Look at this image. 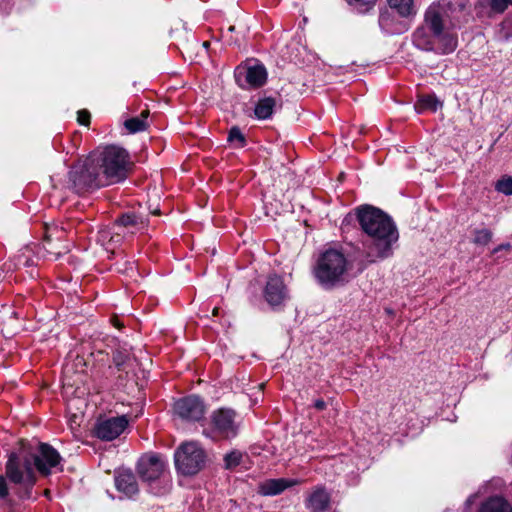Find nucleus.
<instances>
[{"instance_id": "obj_13", "label": "nucleus", "mask_w": 512, "mask_h": 512, "mask_svg": "<svg viewBox=\"0 0 512 512\" xmlns=\"http://www.w3.org/2000/svg\"><path fill=\"white\" fill-rule=\"evenodd\" d=\"M264 298L272 307L280 306L288 298V291L281 277L273 275L268 278Z\"/></svg>"}, {"instance_id": "obj_38", "label": "nucleus", "mask_w": 512, "mask_h": 512, "mask_svg": "<svg viewBox=\"0 0 512 512\" xmlns=\"http://www.w3.org/2000/svg\"><path fill=\"white\" fill-rule=\"evenodd\" d=\"M64 387V391H63V395L65 397H68L71 393H73L74 391H70V390H73L74 386L73 385H70V386H63Z\"/></svg>"}, {"instance_id": "obj_34", "label": "nucleus", "mask_w": 512, "mask_h": 512, "mask_svg": "<svg viewBox=\"0 0 512 512\" xmlns=\"http://www.w3.org/2000/svg\"><path fill=\"white\" fill-rule=\"evenodd\" d=\"M8 495L6 480L0 475V498L3 499Z\"/></svg>"}, {"instance_id": "obj_33", "label": "nucleus", "mask_w": 512, "mask_h": 512, "mask_svg": "<svg viewBox=\"0 0 512 512\" xmlns=\"http://www.w3.org/2000/svg\"><path fill=\"white\" fill-rule=\"evenodd\" d=\"M77 121L81 125H88L90 123V113L87 110L78 111Z\"/></svg>"}, {"instance_id": "obj_26", "label": "nucleus", "mask_w": 512, "mask_h": 512, "mask_svg": "<svg viewBox=\"0 0 512 512\" xmlns=\"http://www.w3.org/2000/svg\"><path fill=\"white\" fill-rule=\"evenodd\" d=\"M493 238V232L487 228H477L472 231V243L477 246H487Z\"/></svg>"}, {"instance_id": "obj_24", "label": "nucleus", "mask_w": 512, "mask_h": 512, "mask_svg": "<svg viewBox=\"0 0 512 512\" xmlns=\"http://www.w3.org/2000/svg\"><path fill=\"white\" fill-rule=\"evenodd\" d=\"M149 115L148 110H144L141 112L140 117H134L125 121V127L131 132L136 133L143 131L147 128L146 119Z\"/></svg>"}, {"instance_id": "obj_35", "label": "nucleus", "mask_w": 512, "mask_h": 512, "mask_svg": "<svg viewBox=\"0 0 512 512\" xmlns=\"http://www.w3.org/2000/svg\"><path fill=\"white\" fill-rule=\"evenodd\" d=\"M352 1L357 5L366 6V7H369L376 2V0H352Z\"/></svg>"}, {"instance_id": "obj_6", "label": "nucleus", "mask_w": 512, "mask_h": 512, "mask_svg": "<svg viewBox=\"0 0 512 512\" xmlns=\"http://www.w3.org/2000/svg\"><path fill=\"white\" fill-rule=\"evenodd\" d=\"M69 177L72 187L77 193L106 185L92 156L86 159L84 163L74 166Z\"/></svg>"}, {"instance_id": "obj_9", "label": "nucleus", "mask_w": 512, "mask_h": 512, "mask_svg": "<svg viewBox=\"0 0 512 512\" xmlns=\"http://www.w3.org/2000/svg\"><path fill=\"white\" fill-rule=\"evenodd\" d=\"M129 420L125 415L99 419L95 427L98 438L106 441L117 438L128 426Z\"/></svg>"}, {"instance_id": "obj_37", "label": "nucleus", "mask_w": 512, "mask_h": 512, "mask_svg": "<svg viewBox=\"0 0 512 512\" xmlns=\"http://www.w3.org/2000/svg\"><path fill=\"white\" fill-rule=\"evenodd\" d=\"M314 406L318 410H323L326 407V404L323 400H317V401H315Z\"/></svg>"}, {"instance_id": "obj_19", "label": "nucleus", "mask_w": 512, "mask_h": 512, "mask_svg": "<svg viewBox=\"0 0 512 512\" xmlns=\"http://www.w3.org/2000/svg\"><path fill=\"white\" fill-rule=\"evenodd\" d=\"M86 371V360L83 356L76 355L68 360L63 367V375L67 380L72 379L73 375L82 374Z\"/></svg>"}, {"instance_id": "obj_4", "label": "nucleus", "mask_w": 512, "mask_h": 512, "mask_svg": "<svg viewBox=\"0 0 512 512\" xmlns=\"http://www.w3.org/2000/svg\"><path fill=\"white\" fill-rule=\"evenodd\" d=\"M206 462V451L195 441L182 443L174 452L175 468L184 476L198 474L204 469Z\"/></svg>"}, {"instance_id": "obj_41", "label": "nucleus", "mask_w": 512, "mask_h": 512, "mask_svg": "<svg viewBox=\"0 0 512 512\" xmlns=\"http://www.w3.org/2000/svg\"><path fill=\"white\" fill-rule=\"evenodd\" d=\"M142 377H137V381H148L149 378L145 375V373H142Z\"/></svg>"}, {"instance_id": "obj_32", "label": "nucleus", "mask_w": 512, "mask_h": 512, "mask_svg": "<svg viewBox=\"0 0 512 512\" xmlns=\"http://www.w3.org/2000/svg\"><path fill=\"white\" fill-rule=\"evenodd\" d=\"M228 141L230 142H238L239 147H243L245 144V138L241 133L240 129L237 127H233L228 136Z\"/></svg>"}, {"instance_id": "obj_23", "label": "nucleus", "mask_w": 512, "mask_h": 512, "mask_svg": "<svg viewBox=\"0 0 512 512\" xmlns=\"http://www.w3.org/2000/svg\"><path fill=\"white\" fill-rule=\"evenodd\" d=\"M276 105V101L272 97H266L263 99H260L258 103L255 106V115L258 119H267L269 118L273 111L274 107Z\"/></svg>"}, {"instance_id": "obj_20", "label": "nucleus", "mask_w": 512, "mask_h": 512, "mask_svg": "<svg viewBox=\"0 0 512 512\" xmlns=\"http://www.w3.org/2000/svg\"><path fill=\"white\" fill-rule=\"evenodd\" d=\"M480 512H512V507L503 498L493 497L481 506Z\"/></svg>"}, {"instance_id": "obj_30", "label": "nucleus", "mask_w": 512, "mask_h": 512, "mask_svg": "<svg viewBox=\"0 0 512 512\" xmlns=\"http://www.w3.org/2000/svg\"><path fill=\"white\" fill-rule=\"evenodd\" d=\"M130 361V353L126 349H118L113 355V362L120 369L121 366Z\"/></svg>"}, {"instance_id": "obj_22", "label": "nucleus", "mask_w": 512, "mask_h": 512, "mask_svg": "<svg viewBox=\"0 0 512 512\" xmlns=\"http://www.w3.org/2000/svg\"><path fill=\"white\" fill-rule=\"evenodd\" d=\"M439 106H441V102L434 95H422L419 96L414 109L421 114L427 110L436 111Z\"/></svg>"}, {"instance_id": "obj_40", "label": "nucleus", "mask_w": 512, "mask_h": 512, "mask_svg": "<svg viewBox=\"0 0 512 512\" xmlns=\"http://www.w3.org/2000/svg\"><path fill=\"white\" fill-rule=\"evenodd\" d=\"M476 498H477V495H476V494L471 495V496L467 499V504H468V505H471V504L475 501V499H476Z\"/></svg>"}, {"instance_id": "obj_47", "label": "nucleus", "mask_w": 512, "mask_h": 512, "mask_svg": "<svg viewBox=\"0 0 512 512\" xmlns=\"http://www.w3.org/2000/svg\"><path fill=\"white\" fill-rule=\"evenodd\" d=\"M82 381L81 379H75L74 382H80Z\"/></svg>"}, {"instance_id": "obj_2", "label": "nucleus", "mask_w": 512, "mask_h": 512, "mask_svg": "<svg viewBox=\"0 0 512 512\" xmlns=\"http://www.w3.org/2000/svg\"><path fill=\"white\" fill-rule=\"evenodd\" d=\"M92 158L106 185L124 180L132 167L128 152L115 145L105 147L98 154L92 155Z\"/></svg>"}, {"instance_id": "obj_27", "label": "nucleus", "mask_w": 512, "mask_h": 512, "mask_svg": "<svg viewBox=\"0 0 512 512\" xmlns=\"http://www.w3.org/2000/svg\"><path fill=\"white\" fill-rule=\"evenodd\" d=\"M244 453L240 450L234 449L225 454L224 467L225 469H234L242 463Z\"/></svg>"}, {"instance_id": "obj_42", "label": "nucleus", "mask_w": 512, "mask_h": 512, "mask_svg": "<svg viewBox=\"0 0 512 512\" xmlns=\"http://www.w3.org/2000/svg\"><path fill=\"white\" fill-rule=\"evenodd\" d=\"M213 316H217L219 314V308L215 307L212 311Z\"/></svg>"}, {"instance_id": "obj_15", "label": "nucleus", "mask_w": 512, "mask_h": 512, "mask_svg": "<svg viewBox=\"0 0 512 512\" xmlns=\"http://www.w3.org/2000/svg\"><path fill=\"white\" fill-rule=\"evenodd\" d=\"M302 482L297 479H267L259 483L258 493L263 496H276L281 494L286 489L299 485Z\"/></svg>"}, {"instance_id": "obj_3", "label": "nucleus", "mask_w": 512, "mask_h": 512, "mask_svg": "<svg viewBox=\"0 0 512 512\" xmlns=\"http://www.w3.org/2000/svg\"><path fill=\"white\" fill-rule=\"evenodd\" d=\"M351 264L338 250L325 251L318 259L315 277L325 287H334L349 280Z\"/></svg>"}, {"instance_id": "obj_5", "label": "nucleus", "mask_w": 512, "mask_h": 512, "mask_svg": "<svg viewBox=\"0 0 512 512\" xmlns=\"http://www.w3.org/2000/svg\"><path fill=\"white\" fill-rule=\"evenodd\" d=\"M446 16L444 7L439 4L431 5L425 13L424 25L433 33V39L439 44V53L449 54L457 47L456 37L444 29L443 21Z\"/></svg>"}, {"instance_id": "obj_46", "label": "nucleus", "mask_w": 512, "mask_h": 512, "mask_svg": "<svg viewBox=\"0 0 512 512\" xmlns=\"http://www.w3.org/2000/svg\"><path fill=\"white\" fill-rule=\"evenodd\" d=\"M203 46H204V47H208V42H204V43H203Z\"/></svg>"}, {"instance_id": "obj_7", "label": "nucleus", "mask_w": 512, "mask_h": 512, "mask_svg": "<svg viewBox=\"0 0 512 512\" xmlns=\"http://www.w3.org/2000/svg\"><path fill=\"white\" fill-rule=\"evenodd\" d=\"M242 420L235 410L219 408L211 413L210 426L214 434L222 439H233L238 436Z\"/></svg>"}, {"instance_id": "obj_16", "label": "nucleus", "mask_w": 512, "mask_h": 512, "mask_svg": "<svg viewBox=\"0 0 512 512\" xmlns=\"http://www.w3.org/2000/svg\"><path fill=\"white\" fill-rule=\"evenodd\" d=\"M413 42L422 50L435 51L439 53V44L435 39H433V33H431L429 28L425 25L415 31L413 35Z\"/></svg>"}, {"instance_id": "obj_25", "label": "nucleus", "mask_w": 512, "mask_h": 512, "mask_svg": "<svg viewBox=\"0 0 512 512\" xmlns=\"http://www.w3.org/2000/svg\"><path fill=\"white\" fill-rule=\"evenodd\" d=\"M388 3L392 9H395L403 17L414 13L413 0H388Z\"/></svg>"}, {"instance_id": "obj_11", "label": "nucleus", "mask_w": 512, "mask_h": 512, "mask_svg": "<svg viewBox=\"0 0 512 512\" xmlns=\"http://www.w3.org/2000/svg\"><path fill=\"white\" fill-rule=\"evenodd\" d=\"M60 460L59 453L48 444H40L38 452L34 455V464L43 475H48L53 468L60 464Z\"/></svg>"}, {"instance_id": "obj_39", "label": "nucleus", "mask_w": 512, "mask_h": 512, "mask_svg": "<svg viewBox=\"0 0 512 512\" xmlns=\"http://www.w3.org/2000/svg\"><path fill=\"white\" fill-rule=\"evenodd\" d=\"M76 420H77V415H76V414H74V415H73V418L71 419V429H74L73 424H75V425H77V426L79 425V423H77V421H76Z\"/></svg>"}, {"instance_id": "obj_12", "label": "nucleus", "mask_w": 512, "mask_h": 512, "mask_svg": "<svg viewBox=\"0 0 512 512\" xmlns=\"http://www.w3.org/2000/svg\"><path fill=\"white\" fill-rule=\"evenodd\" d=\"M24 467L25 472H21L18 467L17 456L13 453L7 461L6 474L12 482L24 483L28 487H32L35 483V476L29 460H25Z\"/></svg>"}, {"instance_id": "obj_28", "label": "nucleus", "mask_w": 512, "mask_h": 512, "mask_svg": "<svg viewBox=\"0 0 512 512\" xmlns=\"http://www.w3.org/2000/svg\"><path fill=\"white\" fill-rule=\"evenodd\" d=\"M495 190L505 195H512V177L503 176L495 183Z\"/></svg>"}, {"instance_id": "obj_36", "label": "nucleus", "mask_w": 512, "mask_h": 512, "mask_svg": "<svg viewBox=\"0 0 512 512\" xmlns=\"http://www.w3.org/2000/svg\"><path fill=\"white\" fill-rule=\"evenodd\" d=\"M511 245L509 243L500 244L497 247H495L492 251L493 254L498 253L501 250H510Z\"/></svg>"}, {"instance_id": "obj_14", "label": "nucleus", "mask_w": 512, "mask_h": 512, "mask_svg": "<svg viewBox=\"0 0 512 512\" xmlns=\"http://www.w3.org/2000/svg\"><path fill=\"white\" fill-rule=\"evenodd\" d=\"M304 503L310 512H325L331 506V494L324 486H315L307 493Z\"/></svg>"}, {"instance_id": "obj_10", "label": "nucleus", "mask_w": 512, "mask_h": 512, "mask_svg": "<svg viewBox=\"0 0 512 512\" xmlns=\"http://www.w3.org/2000/svg\"><path fill=\"white\" fill-rule=\"evenodd\" d=\"M174 408L179 416L189 420H199L205 413L203 401L195 395L177 400L174 404Z\"/></svg>"}, {"instance_id": "obj_21", "label": "nucleus", "mask_w": 512, "mask_h": 512, "mask_svg": "<svg viewBox=\"0 0 512 512\" xmlns=\"http://www.w3.org/2000/svg\"><path fill=\"white\" fill-rule=\"evenodd\" d=\"M97 240L106 251L113 252L114 245L120 243L122 237L119 233L113 234L109 229H102L98 232Z\"/></svg>"}, {"instance_id": "obj_45", "label": "nucleus", "mask_w": 512, "mask_h": 512, "mask_svg": "<svg viewBox=\"0 0 512 512\" xmlns=\"http://www.w3.org/2000/svg\"><path fill=\"white\" fill-rule=\"evenodd\" d=\"M26 496L29 498L30 497V492L27 490L26 491Z\"/></svg>"}, {"instance_id": "obj_43", "label": "nucleus", "mask_w": 512, "mask_h": 512, "mask_svg": "<svg viewBox=\"0 0 512 512\" xmlns=\"http://www.w3.org/2000/svg\"><path fill=\"white\" fill-rule=\"evenodd\" d=\"M234 30H235V27L234 26H230L227 31L228 32H233Z\"/></svg>"}, {"instance_id": "obj_8", "label": "nucleus", "mask_w": 512, "mask_h": 512, "mask_svg": "<svg viewBox=\"0 0 512 512\" xmlns=\"http://www.w3.org/2000/svg\"><path fill=\"white\" fill-rule=\"evenodd\" d=\"M166 469V462L156 454L144 455L137 466L139 476L145 482H153L159 479Z\"/></svg>"}, {"instance_id": "obj_31", "label": "nucleus", "mask_w": 512, "mask_h": 512, "mask_svg": "<svg viewBox=\"0 0 512 512\" xmlns=\"http://www.w3.org/2000/svg\"><path fill=\"white\" fill-rule=\"evenodd\" d=\"M510 4L512 0H491L490 8L495 13H503Z\"/></svg>"}, {"instance_id": "obj_1", "label": "nucleus", "mask_w": 512, "mask_h": 512, "mask_svg": "<svg viewBox=\"0 0 512 512\" xmlns=\"http://www.w3.org/2000/svg\"><path fill=\"white\" fill-rule=\"evenodd\" d=\"M356 217L362 231L371 239L368 255L372 261L390 257L393 253L392 247L399 238L391 217L369 205L357 208Z\"/></svg>"}, {"instance_id": "obj_17", "label": "nucleus", "mask_w": 512, "mask_h": 512, "mask_svg": "<svg viewBox=\"0 0 512 512\" xmlns=\"http://www.w3.org/2000/svg\"><path fill=\"white\" fill-rule=\"evenodd\" d=\"M117 489L128 497L138 493V484L135 476L130 471L119 472L115 478Z\"/></svg>"}, {"instance_id": "obj_29", "label": "nucleus", "mask_w": 512, "mask_h": 512, "mask_svg": "<svg viewBox=\"0 0 512 512\" xmlns=\"http://www.w3.org/2000/svg\"><path fill=\"white\" fill-rule=\"evenodd\" d=\"M138 224H143V221L134 214H125L118 220V226L125 228L134 227Z\"/></svg>"}, {"instance_id": "obj_18", "label": "nucleus", "mask_w": 512, "mask_h": 512, "mask_svg": "<svg viewBox=\"0 0 512 512\" xmlns=\"http://www.w3.org/2000/svg\"><path fill=\"white\" fill-rule=\"evenodd\" d=\"M246 82L254 88L265 84L267 80V71L263 65L249 66L245 72Z\"/></svg>"}, {"instance_id": "obj_44", "label": "nucleus", "mask_w": 512, "mask_h": 512, "mask_svg": "<svg viewBox=\"0 0 512 512\" xmlns=\"http://www.w3.org/2000/svg\"><path fill=\"white\" fill-rule=\"evenodd\" d=\"M152 213L155 214V215H158L160 212H159V210L156 209Z\"/></svg>"}]
</instances>
